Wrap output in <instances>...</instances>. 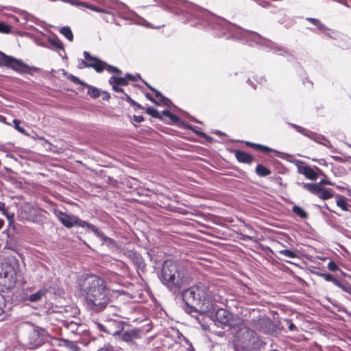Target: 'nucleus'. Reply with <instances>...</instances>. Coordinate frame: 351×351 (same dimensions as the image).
Instances as JSON below:
<instances>
[{"instance_id":"f257e3e1","label":"nucleus","mask_w":351,"mask_h":351,"mask_svg":"<svg viewBox=\"0 0 351 351\" xmlns=\"http://www.w3.org/2000/svg\"><path fill=\"white\" fill-rule=\"evenodd\" d=\"M153 1L158 2L164 10L177 16L181 22L210 30L215 36L239 39L249 46L258 45L277 55L292 56L285 47L263 37L257 32L247 31L231 23L187 0Z\"/></svg>"},{"instance_id":"f03ea898","label":"nucleus","mask_w":351,"mask_h":351,"mask_svg":"<svg viewBox=\"0 0 351 351\" xmlns=\"http://www.w3.org/2000/svg\"><path fill=\"white\" fill-rule=\"evenodd\" d=\"M216 287L208 282H199L180 292L182 299L186 305L188 313L199 312L207 314L221 326L231 327L232 315L227 310L219 308L217 303H223V298L216 292Z\"/></svg>"},{"instance_id":"7ed1b4c3","label":"nucleus","mask_w":351,"mask_h":351,"mask_svg":"<svg viewBox=\"0 0 351 351\" xmlns=\"http://www.w3.org/2000/svg\"><path fill=\"white\" fill-rule=\"evenodd\" d=\"M79 287L85 295L86 306L89 310L98 313L110 304L108 291L103 278L95 275L88 276Z\"/></svg>"},{"instance_id":"20e7f679","label":"nucleus","mask_w":351,"mask_h":351,"mask_svg":"<svg viewBox=\"0 0 351 351\" xmlns=\"http://www.w3.org/2000/svg\"><path fill=\"white\" fill-rule=\"evenodd\" d=\"M162 283L173 294H176L182 287L188 285L189 277L186 270L176 262L165 261L160 271Z\"/></svg>"},{"instance_id":"39448f33","label":"nucleus","mask_w":351,"mask_h":351,"mask_svg":"<svg viewBox=\"0 0 351 351\" xmlns=\"http://www.w3.org/2000/svg\"><path fill=\"white\" fill-rule=\"evenodd\" d=\"M0 66H5L12 69L21 74H32V72L39 71L36 66H30L24 63L21 60L16 59L12 56H7L0 51Z\"/></svg>"},{"instance_id":"423d86ee","label":"nucleus","mask_w":351,"mask_h":351,"mask_svg":"<svg viewBox=\"0 0 351 351\" xmlns=\"http://www.w3.org/2000/svg\"><path fill=\"white\" fill-rule=\"evenodd\" d=\"M54 215L60 223L67 228H72L74 226L82 227L84 221L74 215H69L61 210H55Z\"/></svg>"},{"instance_id":"0eeeda50","label":"nucleus","mask_w":351,"mask_h":351,"mask_svg":"<svg viewBox=\"0 0 351 351\" xmlns=\"http://www.w3.org/2000/svg\"><path fill=\"white\" fill-rule=\"evenodd\" d=\"M289 125L295 129L298 132L302 134V135L309 138L310 139L315 141L317 143L322 144L327 147H330L331 144L330 142L323 135L317 134L316 132H312L306 128H304L298 125L289 123Z\"/></svg>"},{"instance_id":"6e6552de","label":"nucleus","mask_w":351,"mask_h":351,"mask_svg":"<svg viewBox=\"0 0 351 351\" xmlns=\"http://www.w3.org/2000/svg\"><path fill=\"white\" fill-rule=\"evenodd\" d=\"M298 184L324 200L331 198L334 195V192L331 189H323L319 184L315 183L298 182Z\"/></svg>"},{"instance_id":"1a4fd4ad","label":"nucleus","mask_w":351,"mask_h":351,"mask_svg":"<svg viewBox=\"0 0 351 351\" xmlns=\"http://www.w3.org/2000/svg\"><path fill=\"white\" fill-rule=\"evenodd\" d=\"M84 60H82L78 68L82 69L84 68H92L97 73L103 72L102 65L104 61L101 59L93 56L89 52L85 51L83 53Z\"/></svg>"},{"instance_id":"9d476101","label":"nucleus","mask_w":351,"mask_h":351,"mask_svg":"<svg viewBox=\"0 0 351 351\" xmlns=\"http://www.w3.org/2000/svg\"><path fill=\"white\" fill-rule=\"evenodd\" d=\"M96 325L100 331H103L113 337L120 336V332L123 328V323L115 320L107 321L105 324L96 323Z\"/></svg>"},{"instance_id":"9b49d317","label":"nucleus","mask_w":351,"mask_h":351,"mask_svg":"<svg viewBox=\"0 0 351 351\" xmlns=\"http://www.w3.org/2000/svg\"><path fill=\"white\" fill-rule=\"evenodd\" d=\"M141 330L137 328L126 331H123V329L120 332V336L117 335L115 337L127 343L128 346H132L136 345V341L141 337Z\"/></svg>"},{"instance_id":"f8f14e48","label":"nucleus","mask_w":351,"mask_h":351,"mask_svg":"<svg viewBox=\"0 0 351 351\" xmlns=\"http://www.w3.org/2000/svg\"><path fill=\"white\" fill-rule=\"evenodd\" d=\"M28 341L31 349H36L40 347L45 342L44 330L36 328L28 335Z\"/></svg>"},{"instance_id":"ddd939ff","label":"nucleus","mask_w":351,"mask_h":351,"mask_svg":"<svg viewBox=\"0 0 351 351\" xmlns=\"http://www.w3.org/2000/svg\"><path fill=\"white\" fill-rule=\"evenodd\" d=\"M123 254L127 256L138 269L143 270L146 264L140 254L134 249L125 247L123 249Z\"/></svg>"},{"instance_id":"4468645a","label":"nucleus","mask_w":351,"mask_h":351,"mask_svg":"<svg viewBox=\"0 0 351 351\" xmlns=\"http://www.w3.org/2000/svg\"><path fill=\"white\" fill-rule=\"evenodd\" d=\"M36 209L29 204H24L21 206L19 217L24 220L34 221Z\"/></svg>"},{"instance_id":"2eb2a0df","label":"nucleus","mask_w":351,"mask_h":351,"mask_svg":"<svg viewBox=\"0 0 351 351\" xmlns=\"http://www.w3.org/2000/svg\"><path fill=\"white\" fill-rule=\"evenodd\" d=\"M254 327L255 328L263 333H268L269 331V327L271 325L270 320L266 318H259L258 319L254 320Z\"/></svg>"},{"instance_id":"dca6fc26","label":"nucleus","mask_w":351,"mask_h":351,"mask_svg":"<svg viewBox=\"0 0 351 351\" xmlns=\"http://www.w3.org/2000/svg\"><path fill=\"white\" fill-rule=\"evenodd\" d=\"M254 334V331L248 327L243 326L239 328L236 333V337L239 339H243L244 341L249 340Z\"/></svg>"},{"instance_id":"f3484780","label":"nucleus","mask_w":351,"mask_h":351,"mask_svg":"<svg viewBox=\"0 0 351 351\" xmlns=\"http://www.w3.org/2000/svg\"><path fill=\"white\" fill-rule=\"evenodd\" d=\"M234 156L237 160L241 163L251 164L253 161V157L242 150H235Z\"/></svg>"},{"instance_id":"a211bd4d","label":"nucleus","mask_w":351,"mask_h":351,"mask_svg":"<svg viewBox=\"0 0 351 351\" xmlns=\"http://www.w3.org/2000/svg\"><path fill=\"white\" fill-rule=\"evenodd\" d=\"M82 228H86L87 231H91L92 232H93L94 234L101 241L106 235L98 227L86 221H84V224Z\"/></svg>"},{"instance_id":"6ab92c4d","label":"nucleus","mask_w":351,"mask_h":351,"mask_svg":"<svg viewBox=\"0 0 351 351\" xmlns=\"http://www.w3.org/2000/svg\"><path fill=\"white\" fill-rule=\"evenodd\" d=\"M298 171L310 180H315L317 178L316 172L311 167L307 165L299 167Z\"/></svg>"},{"instance_id":"aec40b11","label":"nucleus","mask_w":351,"mask_h":351,"mask_svg":"<svg viewBox=\"0 0 351 351\" xmlns=\"http://www.w3.org/2000/svg\"><path fill=\"white\" fill-rule=\"evenodd\" d=\"M50 46L49 47L58 52L62 51H64L62 43L58 38H49L47 39Z\"/></svg>"},{"instance_id":"412c9836","label":"nucleus","mask_w":351,"mask_h":351,"mask_svg":"<svg viewBox=\"0 0 351 351\" xmlns=\"http://www.w3.org/2000/svg\"><path fill=\"white\" fill-rule=\"evenodd\" d=\"M334 285L335 286L339 287L343 291H345L348 293H351V285H350V283L345 280L337 279V280H335V283Z\"/></svg>"},{"instance_id":"4be33fe9","label":"nucleus","mask_w":351,"mask_h":351,"mask_svg":"<svg viewBox=\"0 0 351 351\" xmlns=\"http://www.w3.org/2000/svg\"><path fill=\"white\" fill-rule=\"evenodd\" d=\"M337 198L336 204L337 206L341 208L344 211H348L350 206L347 202L346 197L341 195H337Z\"/></svg>"},{"instance_id":"5701e85b","label":"nucleus","mask_w":351,"mask_h":351,"mask_svg":"<svg viewBox=\"0 0 351 351\" xmlns=\"http://www.w3.org/2000/svg\"><path fill=\"white\" fill-rule=\"evenodd\" d=\"M255 171L256 173L261 177H265L271 174V170L262 164L257 165Z\"/></svg>"},{"instance_id":"b1692460","label":"nucleus","mask_w":351,"mask_h":351,"mask_svg":"<svg viewBox=\"0 0 351 351\" xmlns=\"http://www.w3.org/2000/svg\"><path fill=\"white\" fill-rule=\"evenodd\" d=\"M110 84H117L119 86H126L128 84V81L126 77H115L112 76L108 81Z\"/></svg>"},{"instance_id":"393cba45","label":"nucleus","mask_w":351,"mask_h":351,"mask_svg":"<svg viewBox=\"0 0 351 351\" xmlns=\"http://www.w3.org/2000/svg\"><path fill=\"white\" fill-rule=\"evenodd\" d=\"M64 326L72 333H77L79 324L74 321H64Z\"/></svg>"},{"instance_id":"a878e982","label":"nucleus","mask_w":351,"mask_h":351,"mask_svg":"<svg viewBox=\"0 0 351 351\" xmlns=\"http://www.w3.org/2000/svg\"><path fill=\"white\" fill-rule=\"evenodd\" d=\"M0 211L8 219L10 223L13 221L14 214L8 211L5 204L2 202H0Z\"/></svg>"},{"instance_id":"bb28decb","label":"nucleus","mask_w":351,"mask_h":351,"mask_svg":"<svg viewBox=\"0 0 351 351\" xmlns=\"http://www.w3.org/2000/svg\"><path fill=\"white\" fill-rule=\"evenodd\" d=\"M292 211L301 219H305L308 218V213L299 206L294 205L292 208Z\"/></svg>"},{"instance_id":"cd10ccee","label":"nucleus","mask_w":351,"mask_h":351,"mask_svg":"<svg viewBox=\"0 0 351 351\" xmlns=\"http://www.w3.org/2000/svg\"><path fill=\"white\" fill-rule=\"evenodd\" d=\"M84 87H87L88 88V94L93 98H98L100 96V90L97 88L88 85L86 84V85L84 86Z\"/></svg>"},{"instance_id":"c85d7f7f","label":"nucleus","mask_w":351,"mask_h":351,"mask_svg":"<svg viewBox=\"0 0 351 351\" xmlns=\"http://www.w3.org/2000/svg\"><path fill=\"white\" fill-rule=\"evenodd\" d=\"M60 32L65 36L69 41H73V32L69 27L64 26L62 27Z\"/></svg>"},{"instance_id":"c756f323","label":"nucleus","mask_w":351,"mask_h":351,"mask_svg":"<svg viewBox=\"0 0 351 351\" xmlns=\"http://www.w3.org/2000/svg\"><path fill=\"white\" fill-rule=\"evenodd\" d=\"M101 241L102 242L103 245H106L108 247L111 249H114L117 247L116 241L107 237L106 235L104 236V237Z\"/></svg>"},{"instance_id":"7c9ffc66","label":"nucleus","mask_w":351,"mask_h":351,"mask_svg":"<svg viewBox=\"0 0 351 351\" xmlns=\"http://www.w3.org/2000/svg\"><path fill=\"white\" fill-rule=\"evenodd\" d=\"M102 68H103V71L104 70H106L108 73H118V74L121 73V71L119 68L112 66V65H110L104 61V64L102 65Z\"/></svg>"},{"instance_id":"2f4dec72","label":"nucleus","mask_w":351,"mask_h":351,"mask_svg":"<svg viewBox=\"0 0 351 351\" xmlns=\"http://www.w3.org/2000/svg\"><path fill=\"white\" fill-rule=\"evenodd\" d=\"M45 295V291L40 290L34 293H32L29 297V300L32 302H36L41 300Z\"/></svg>"},{"instance_id":"473e14b6","label":"nucleus","mask_w":351,"mask_h":351,"mask_svg":"<svg viewBox=\"0 0 351 351\" xmlns=\"http://www.w3.org/2000/svg\"><path fill=\"white\" fill-rule=\"evenodd\" d=\"M252 148L257 151H261V152H276V150H274L267 146L261 145V144H257V143H254Z\"/></svg>"},{"instance_id":"72a5a7b5","label":"nucleus","mask_w":351,"mask_h":351,"mask_svg":"<svg viewBox=\"0 0 351 351\" xmlns=\"http://www.w3.org/2000/svg\"><path fill=\"white\" fill-rule=\"evenodd\" d=\"M80 3H81L82 6L85 7L86 8H88V9H90L91 10H93V11H95V12H101V13L106 12V10L101 8H99V7H97V6H95L94 5H92V4H90L88 3L82 2Z\"/></svg>"},{"instance_id":"f704fd0d","label":"nucleus","mask_w":351,"mask_h":351,"mask_svg":"<svg viewBox=\"0 0 351 351\" xmlns=\"http://www.w3.org/2000/svg\"><path fill=\"white\" fill-rule=\"evenodd\" d=\"M146 112L154 118L162 119L161 114L153 107L147 108Z\"/></svg>"},{"instance_id":"c9c22d12","label":"nucleus","mask_w":351,"mask_h":351,"mask_svg":"<svg viewBox=\"0 0 351 351\" xmlns=\"http://www.w3.org/2000/svg\"><path fill=\"white\" fill-rule=\"evenodd\" d=\"M160 114L162 116L164 115V116L169 118L170 120L171 121V122H173V123H177L180 121V119L177 116L172 114L168 110H164Z\"/></svg>"},{"instance_id":"e433bc0d","label":"nucleus","mask_w":351,"mask_h":351,"mask_svg":"<svg viewBox=\"0 0 351 351\" xmlns=\"http://www.w3.org/2000/svg\"><path fill=\"white\" fill-rule=\"evenodd\" d=\"M12 123H13V127L20 133L23 134H27L25 128L23 127H21L20 125L21 124V121L19 120V119H13L12 121Z\"/></svg>"},{"instance_id":"4c0bfd02","label":"nucleus","mask_w":351,"mask_h":351,"mask_svg":"<svg viewBox=\"0 0 351 351\" xmlns=\"http://www.w3.org/2000/svg\"><path fill=\"white\" fill-rule=\"evenodd\" d=\"M317 274H318V276L322 277L326 281L331 282L333 284L335 283V280H337V279L333 275H332L329 273H319Z\"/></svg>"},{"instance_id":"58836bf2","label":"nucleus","mask_w":351,"mask_h":351,"mask_svg":"<svg viewBox=\"0 0 351 351\" xmlns=\"http://www.w3.org/2000/svg\"><path fill=\"white\" fill-rule=\"evenodd\" d=\"M68 79L69 80H71L72 82H73L75 84H80V85H82L83 86H84L85 85H86V83H85L84 82L82 81L80 79H79L77 77L72 75V74H70L69 76H68Z\"/></svg>"},{"instance_id":"ea45409f","label":"nucleus","mask_w":351,"mask_h":351,"mask_svg":"<svg viewBox=\"0 0 351 351\" xmlns=\"http://www.w3.org/2000/svg\"><path fill=\"white\" fill-rule=\"evenodd\" d=\"M280 254L288 258H294L297 256L295 252L290 250H282L280 251Z\"/></svg>"},{"instance_id":"a19ab883","label":"nucleus","mask_w":351,"mask_h":351,"mask_svg":"<svg viewBox=\"0 0 351 351\" xmlns=\"http://www.w3.org/2000/svg\"><path fill=\"white\" fill-rule=\"evenodd\" d=\"M143 82L145 83V84L151 90H152L154 94H155V97L156 98L158 99V101H160L162 98V97H164L160 92H159L158 90H156L154 88H153L152 86H151L149 84H148L147 82H145V81L143 80Z\"/></svg>"},{"instance_id":"79ce46f5","label":"nucleus","mask_w":351,"mask_h":351,"mask_svg":"<svg viewBox=\"0 0 351 351\" xmlns=\"http://www.w3.org/2000/svg\"><path fill=\"white\" fill-rule=\"evenodd\" d=\"M323 32L328 37L331 38H334V39H337V38L339 36V32H337L336 31H334V30H332L331 29H330L329 31Z\"/></svg>"},{"instance_id":"37998d69","label":"nucleus","mask_w":351,"mask_h":351,"mask_svg":"<svg viewBox=\"0 0 351 351\" xmlns=\"http://www.w3.org/2000/svg\"><path fill=\"white\" fill-rule=\"evenodd\" d=\"M11 31V27L3 22H0V32L8 34Z\"/></svg>"},{"instance_id":"c03bdc74","label":"nucleus","mask_w":351,"mask_h":351,"mask_svg":"<svg viewBox=\"0 0 351 351\" xmlns=\"http://www.w3.org/2000/svg\"><path fill=\"white\" fill-rule=\"evenodd\" d=\"M327 267L329 270L332 271H336L339 269V266L337 265V263L332 261H330L327 265Z\"/></svg>"},{"instance_id":"a18cd8bd","label":"nucleus","mask_w":351,"mask_h":351,"mask_svg":"<svg viewBox=\"0 0 351 351\" xmlns=\"http://www.w3.org/2000/svg\"><path fill=\"white\" fill-rule=\"evenodd\" d=\"M285 322L288 324V328L291 331H298V327L289 319H285Z\"/></svg>"},{"instance_id":"49530a36","label":"nucleus","mask_w":351,"mask_h":351,"mask_svg":"<svg viewBox=\"0 0 351 351\" xmlns=\"http://www.w3.org/2000/svg\"><path fill=\"white\" fill-rule=\"evenodd\" d=\"M106 15L103 17L104 20H105L106 22H112L114 21V15L109 11L106 10V12H103Z\"/></svg>"},{"instance_id":"de8ad7c7","label":"nucleus","mask_w":351,"mask_h":351,"mask_svg":"<svg viewBox=\"0 0 351 351\" xmlns=\"http://www.w3.org/2000/svg\"><path fill=\"white\" fill-rule=\"evenodd\" d=\"M315 25L319 30L322 32H326L330 30V29L327 27L324 24H323L319 20H318L317 23Z\"/></svg>"},{"instance_id":"09e8293b","label":"nucleus","mask_w":351,"mask_h":351,"mask_svg":"<svg viewBox=\"0 0 351 351\" xmlns=\"http://www.w3.org/2000/svg\"><path fill=\"white\" fill-rule=\"evenodd\" d=\"M158 101L160 103V105L162 104V105L167 106L168 107H169L172 104V102L171 101V100L165 96L162 97V98L160 101Z\"/></svg>"},{"instance_id":"8fccbe9b","label":"nucleus","mask_w":351,"mask_h":351,"mask_svg":"<svg viewBox=\"0 0 351 351\" xmlns=\"http://www.w3.org/2000/svg\"><path fill=\"white\" fill-rule=\"evenodd\" d=\"M125 77L127 78V81L130 80L133 82H136L138 79H141L140 75H133L130 73H127L125 75Z\"/></svg>"},{"instance_id":"3c124183","label":"nucleus","mask_w":351,"mask_h":351,"mask_svg":"<svg viewBox=\"0 0 351 351\" xmlns=\"http://www.w3.org/2000/svg\"><path fill=\"white\" fill-rule=\"evenodd\" d=\"M97 351H119V350L110 345H106L104 347L99 349Z\"/></svg>"},{"instance_id":"603ef678","label":"nucleus","mask_w":351,"mask_h":351,"mask_svg":"<svg viewBox=\"0 0 351 351\" xmlns=\"http://www.w3.org/2000/svg\"><path fill=\"white\" fill-rule=\"evenodd\" d=\"M127 101L132 105L136 106L140 108V104H138L136 101L133 100L128 95L125 94Z\"/></svg>"},{"instance_id":"864d4df0","label":"nucleus","mask_w":351,"mask_h":351,"mask_svg":"<svg viewBox=\"0 0 351 351\" xmlns=\"http://www.w3.org/2000/svg\"><path fill=\"white\" fill-rule=\"evenodd\" d=\"M254 80L257 83V84H263V83L265 82L266 80L264 77H258L257 76H256L255 77H254Z\"/></svg>"},{"instance_id":"5fc2aeb1","label":"nucleus","mask_w":351,"mask_h":351,"mask_svg":"<svg viewBox=\"0 0 351 351\" xmlns=\"http://www.w3.org/2000/svg\"><path fill=\"white\" fill-rule=\"evenodd\" d=\"M146 97L156 105H160V103L156 100L149 93H146Z\"/></svg>"},{"instance_id":"6e6d98bb","label":"nucleus","mask_w":351,"mask_h":351,"mask_svg":"<svg viewBox=\"0 0 351 351\" xmlns=\"http://www.w3.org/2000/svg\"><path fill=\"white\" fill-rule=\"evenodd\" d=\"M112 86V89L114 91L117 93H123V89L119 86V85L112 84H111Z\"/></svg>"},{"instance_id":"4d7b16f0","label":"nucleus","mask_w":351,"mask_h":351,"mask_svg":"<svg viewBox=\"0 0 351 351\" xmlns=\"http://www.w3.org/2000/svg\"><path fill=\"white\" fill-rule=\"evenodd\" d=\"M322 213L324 217H326L328 219V223L329 225H330L331 226H333V224L330 222V220L333 219H335V218L332 216H329L326 212L322 211Z\"/></svg>"},{"instance_id":"13d9d810","label":"nucleus","mask_w":351,"mask_h":351,"mask_svg":"<svg viewBox=\"0 0 351 351\" xmlns=\"http://www.w3.org/2000/svg\"><path fill=\"white\" fill-rule=\"evenodd\" d=\"M134 121L136 123H141L144 121V118L141 115H134Z\"/></svg>"},{"instance_id":"bf43d9fd","label":"nucleus","mask_w":351,"mask_h":351,"mask_svg":"<svg viewBox=\"0 0 351 351\" xmlns=\"http://www.w3.org/2000/svg\"><path fill=\"white\" fill-rule=\"evenodd\" d=\"M63 1L64 2H66V3H69L72 5H81V2L80 1H77L75 0H63Z\"/></svg>"},{"instance_id":"052dcab7","label":"nucleus","mask_w":351,"mask_h":351,"mask_svg":"<svg viewBox=\"0 0 351 351\" xmlns=\"http://www.w3.org/2000/svg\"><path fill=\"white\" fill-rule=\"evenodd\" d=\"M188 128L190 129V130H192L194 132L197 134L199 136H202L204 135L203 132H198L197 130H195V128L193 126H192V125H189Z\"/></svg>"},{"instance_id":"680f3d73","label":"nucleus","mask_w":351,"mask_h":351,"mask_svg":"<svg viewBox=\"0 0 351 351\" xmlns=\"http://www.w3.org/2000/svg\"><path fill=\"white\" fill-rule=\"evenodd\" d=\"M306 20L311 22L313 25H316V23H317L319 19H315V18L307 17L306 19Z\"/></svg>"},{"instance_id":"e2e57ef3","label":"nucleus","mask_w":351,"mask_h":351,"mask_svg":"<svg viewBox=\"0 0 351 351\" xmlns=\"http://www.w3.org/2000/svg\"><path fill=\"white\" fill-rule=\"evenodd\" d=\"M317 184H319V186H321V184L333 185L332 183L324 179H322Z\"/></svg>"},{"instance_id":"0e129e2a","label":"nucleus","mask_w":351,"mask_h":351,"mask_svg":"<svg viewBox=\"0 0 351 351\" xmlns=\"http://www.w3.org/2000/svg\"><path fill=\"white\" fill-rule=\"evenodd\" d=\"M247 84L249 85H250L254 89H256V84L253 82L252 80L251 79H248L247 81Z\"/></svg>"},{"instance_id":"69168bd1","label":"nucleus","mask_w":351,"mask_h":351,"mask_svg":"<svg viewBox=\"0 0 351 351\" xmlns=\"http://www.w3.org/2000/svg\"><path fill=\"white\" fill-rule=\"evenodd\" d=\"M103 95V99L104 100H108L110 98V95L108 92L104 91Z\"/></svg>"},{"instance_id":"338daca9","label":"nucleus","mask_w":351,"mask_h":351,"mask_svg":"<svg viewBox=\"0 0 351 351\" xmlns=\"http://www.w3.org/2000/svg\"><path fill=\"white\" fill-rule=\"evenodd\" d=\"M181 337L183 339V341L188 345L189 346L190 343H192L186 337L183 336L182 335H181Z\"/></svg>"},{"instance_id":"774afa93","label":"nucleus","mask_w":351,"mask_h":351,"mask_svg":"<svg viewBox=\"0 0 351 351\" xmlns=\"http://www.w3.org/2000/svg\"><path fill=\"white\" fill-rule=\"evenodd\" d=\"M71 348L73 351H79V348L73 343L71 344Z\"/></svg>"}]
</instances>
